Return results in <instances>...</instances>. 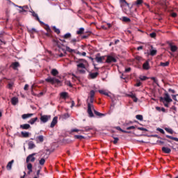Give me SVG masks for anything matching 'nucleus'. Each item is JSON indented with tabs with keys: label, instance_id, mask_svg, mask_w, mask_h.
Returning a JSON list of instances; mask_svg holds the SVG:
<instances>
[{
	"label": "nucleus",
	"instance_id": "1",
	"mask_svg": "<svg viewBox=\"0 0 178 178\" xmlns=\"http://www.w3.org/2000/svg\"><path fill=\"white\" fill-rule=\"evenodd\" d=\"M95 95V91L90 90V102L87 100L88 104V115L89 118H94V113H92V109L94 110V97Z\"/></svg>",
	"mask_w": 178,
	"mask_h": 178
},
{
	"label": "nucleus",
	"instance_id": "2",
	"mask_svg": "<svg viewBox=\"0 0 178 178\" xmlns=\"http://www.w3.org/2000/svg\"><path fill=\"white\" fill-rule=\"evenodd\" d=\"M76 63H77L76 67L79 73L81 74H86V70H87V69L86 68V64L84 63H87V60L85 59H79L76 61Z\"/></svg>",
	"mask_w": 178,
	"mask_h": 178
},
{
	"label": "nucleus",
	"instance_id": "3",
	"mask_svg": "<svg viewBox=\"0 0 178 178\" xmlns=\"http://www.w3.org/2000/svg\"><path fill=\"white\" fill-rule=\"evenodd\" d=\"M47 83H50V84H60V81L55 77L49 76L45 79Z\"/></svg>",
	"mask_w": 178,
	"mask_h": 178
},
{
	"label": "nucleus",
	"instance_id": "4",
	"mask_svg": "<svg viewBox=\"0 0 178 178\" xmlns=\"http://www.w3.org/2000/svg\"><path fill=\"white\" fill-rule=\"evenodd\" d=\"M160 101L161 102H163V101H165V102L169 104V103L172 102L173 100L172 99V98H170V96L169 95V93L165 92L164 94V97H160Z\"/></svg>",
	"mask_w": 178,
	"mask_h": 178
},
{
	"label": "nucleus",
	"instance_id": "5",
	"mask_svg": "<svg viewBox=\"0 0 178 178\" xmlns=\"http://www.w3.org/2000/svg\"><path fill=\"white\" fill-rule=\"evenodd\" d=\"M107 59L106 60V63H116L118 62V60L112 56H106Z\"/></svg>",
	"mask_w": 178,
	"mask_h": 178
},
{
	"label": "nucleus",
	"instance_id": "6",
	"mask_svg": "<svg viewBox=\"0 0 178 178\" xmlns=\"http://www.w3.org/2000/svg\"><path fill=\"white\" fill-rule=\"evenodd\" d=\"M35 155V153L29 154L27 157H26V163H29V162H34L35 161V157H34V156Z\"/></svg>",
	"mask_w": 178,
	"mask_h": 178
},
{
	"label": "nucleus",
	"instance_id": "7",
	"mask_svg": "<svg viewBox=\"0 0 178 178\" xmlns=\"http://www.w3.org/2000/svg\"><path fill=\"white\" fill-rule=\"evenodd\" d=\"M49 119H51V115H44L40 116L42 123H47Z\"/></svg>",
	"mask_w": 178,
	"mask_h": 178
},
{
	"label": "nucleus",
	"instance_id": "8",
	"mask_svg": "<svg viewBox=\"0 0 178 178\" xmlns=\"http://www.w3.org/2000/svg\"><path fill=\"white\" fill-rule=\"evenodd\" d=\"M57 123H58V117H54L50 124L51 129H54V127H55Z\"/></svg>",
	"mask_w": 178,
	"mask_h": 178
},
{
	"label": "nucleus",
	"instance_id": "9",
	"mask_svg": "<svg viewBox=\"0 0 178 178\" xmlns=\"http://www.w3.org/2000/svg\"><path fill=\"white\" fill-rule=\"evenodd\" d=\"M95 60L97 63H104V61H102V58H101V54L99 53L96 54Z\"/></svg>",
	"mask_w": 178,
	"mask_h": 178
},
{
	"label": "nucleus",
	"instance_id": "10",
	"mask_svg": "<svg viewBox=\"0 0 178 178\" xmlns=\"http://www.w3.org/2000/svg\"><path fill=\"white\" fill-rule=\"evenodd\" d=\"M158 51L155 49H154L153 46H151V49L149 50V54L150 56H155L156 55Z\"/></svg>",
	"mask_w": 178,
	"mask_h": 178
},
{
	"label": "nucleus",
	"instance_id": "11",
	"mask_svg": "<svg viewBox=\"0 0 178 178\" xmlns=\"http://www.w3.org/2000/svg\"><path fill=\"white\" fill-rule=\"evenodd\" d=\"M127 97L132 98V99H134V102H137L138 101V99L137 98V97H136V94L133 92H130L129 94H128Z\"/></svg>",
	"mask_w": 178,
	"mask_h": 178
},
{
	"label": "nucleus",
	"instance_id": "12",
	"mask_svg": "<svg viewBox=\"0 0 178 178\" xmlns=\"http://www.w3.org/2000/svg\"><path fill=\"white\" fill-rule=\"evenodd\" d=\"M10 67L14 70H17V67H20V64L19 62H14L11 64Z\"/></svg>",
	"mask_w": 178,
	"mask_h": 178
},
{
	"label": "nucleus",
	"instance_id": "13",
	"mask_svg": "<svg viewBox=\"0 0 178 178\" xmlns=\"http://www.w3.org/2000/svg\"><path fill=\"white\" fill-rule=\"evenodd\" d=\"M60 97L62 99H66V98H69V93L67 92H62L60 93Z\"/></svg>",
	"mask_w": 178,
	"mask_h": 178
},
{
	"label": "nucleus",
	"instance_id": "14",
	"mask_svg": "<svg viewBox=\"0 0 178 178\" xmlns=\"http://www.w3.org/2000/svg\"><path fill=\"white\" fill-rule=\"evenodd\" d=\"M98 74H99L98 72H90L89 77L92 79H97V77H98Z\"/></svg>",
	"mask_w": 178,
	"mask_h": 178
},
{
	"label": "nucleus",
	"instance_id": "15",
	"mask_svg": "<svg viewBox=\"0 0 178 178\" xmlns=\"http://www.w3.org/2000/svg\"><path fill=\"white\" fill-rule=\"evenodd\" d=\"M161 151H163V152H164V154H170V152H172V149L169 147H163L161 148Z\"/></svg>",
	"mask_w": 178,
	"mask_h": 178
},
{
	"label": "nucleus",
	"instance_id": "16",
	"mask_svg": "<svg viewBox=\"0 0 178 178\" xmlns=\"http://www.w3.org/2000/svg\"><path fill=\"white\" fill-rule=\"evenodd\" d=\"M35 140H36V143H44V136L40 135L36 137Z\"/></svg>",
	"mask_w": 178,
	"mask_h": 178
},
{
	"label": "nucleus",
	"instance_id": "17",
	"mask_svg": "<svg viewBox=\"0 0 178 178\" xmlns=\"http://www.w3.org/2000/svg\"><path fill=\"white\" fill-rule=\"evenodd\" d=\"M15 162V160H12L11 161H9L6 165L7 170H12V165H13Z\"/></svg>",
	"mask_w": 178,
	"mask_h": 178
},
{
	"label": "nucleus",
	"instance_id": "18",
	"mask_svg": "<svg viewBox=\"0 0 178 178\" xmlns=\"http://www.w3.org/2000/svg\"><path fill=\"white\" fill-rule=\"evenodd\" d=\"M20 129H22V130H29V129H30L31 126L29 124H21L19 126Z\"/></svg>",
	"mask_w": 178,
	"mask_h": 178
},
{
	"label": "nucleus",
	"instance_id": "19",
	"mask_svg": "<svg viewBox=\"0 0 178 178\" xmlns=\"http://www.w3.org/2000/svg\"><path fill=\"white\" fill-rule=\"evenodd\" d=\"M29 149H33V148H35V144H34V142L29 141L28 143Z\"/></svg>",
	"mask_w": 178,
	"mask_h": 178
},
{
	"label": "nucleus",
	"instance_id": "20",
	"mask_svg": "<svg viewBox=\"0 0 178 178\" xmlns=\"http://www.w3.org/2000/svg\"><path fill=\"white\" fill-rule=\"evenodd\" d=\"M143 67L144 70H149V63L148 61H146L145 63H143Z\"/></svg>",
	"mask_w": 178,
	"mask_h": 178
},
{
	"label": "nucleus",
	"instance_id": "21",
	"mask_svg": "<svg viewBox=\"0 0 178 178\" xmlns=\"http://www.w3.org/2000/svg\"><path fill=\"white\" fill-rule=\"evenodd\" d=\"M19 102V99L16 97H14L11 99V104L13 105H16Z\"/></svg>",
	"mask_w": 178,
	"mask_h": 178
},
{
	"label": "nucleus",
	"instance_id": "22",
	"mask_svg": "<svg viewBox=\"0 0 178 178\" xmlns=\"http://www.w3.org/2000/svg\"><path fill=\"white\" fill-rule=\"evenodd\" d=\"M170 48L172 52H176V51L178 49L177 46L173 45L172 44H170Z\"/></svg>",
	"mask_w": 178,
	"mask_h": 178
},
{
	"label": "nucleus",
	"instance_id": "23",
	"mask_svg": "<svg viewBox=\"0 0 178 178\" xmlns=\"http://www.w3.org/2000/svg\"><path fill=\"white\" fill-rule=\"evenodd\" d=\"M34 114L33 113H27V114H24L22 115V119L26 120L29 119V118H31V116H33Z\"/></svg>",
	"mask_w": 178,
	"mask_h": 178
},
{
	"label": "nucleus",
	"instance_id": "24",
	"mask_svg": "<svg viewBox=\"0 0 178 178\" xmlns=\"http://www.w3.org/2000/svg\"><path fill=\"white\" fill-rule=\"evenodd\" d=\"M115 129L116 130H119L120 131H122V133H126L127 134H130V133H131V131L123 130L122 128H120V127H116Z\"/></svg>",
	"mask_w": 178,
	"mask_h": 178
},
{
	"label": "nucleus",
	"instance_id": "25",
	"mask_svg": "<svg viewBox=\"0 0 178 178\" xmlns=\"http://www.w3.org/2000/svg\"><path fill=\"white\" fill-rule=\"evenodd\" d=\"M38 120V118L35 117V118H31L28 122V123H29L30 124H34V123H35Z\"/></svg>",
	"mask_w": 178,
	"mask_h": 178
},
{
	"label": "nucleus",
	"instance_id": "26",
	"mask_svg": "<svg viewBox=\"0 0 178 178\" xmlns=\"http://www.w3.org/2000/svg\"><path fill=\"white\" fill-rule=\"evenodd\" d=\"M92 111H93L95 115H96L97 116H99V117H101V116H105V114H104V113H101L95 110V108L92 109Z\"/></svg>",
	"mask_w": 178,
	"mask_h": 178
},
{
	"label": "nucleus",
	"instance_id": "27",
	"mask_svg": "<svg viewBox=\"0 0 178 178\" xmlns=\"http://www.w3.org/2000/svg\"><path fill=\"white\" fill-rule=\"evenodd\" d=\"M169 64H170L169 61H166L165 63L161 62L159 65L162 66L163 67H166L169 66Z\"/></svg>",
	"mask_w": 178,
	"mask_h": 178
},
{
	"label": "nucleus",
	"instance_id": "28",
	"mask_svg": "<svg viewBox=\"0 0 178 178\" xmlns=\"http://www.w3.org/2000/svg\"><path fill=\"white\" fill-rule=\"evenodd\" d=\"M21 134H22V137H24V138H27L29 137V136H30L29 132L22 131Z\"/></svg>",
	"mask_w": 178,
	"mask_h": 178
},
{
	"label": "nucleus",
	"instance_id": "29",
	"mask_svg": "<svg viewBox=\"0 0 178 178\" xmlns=\"http://www.w3.org/2000/svg\"><path fill=\"white\" fill-rule=\"evenodd\" d=\"M165 137L167 138H170V140H173L174 141H177L178 143V138L173 137L172 136L166 135Z\"/></svg>",
	"mask_w": 178,
	"mask_h": 178
},
{
	"label": "nucleus",
	"instance_id": "30",
	"mask_svg": "<svg viewBox=\"0 0 178 178\" xmlns=\"http://www.w3.org/2000/svg\"><path fill=\"white\" fill-rule=\"evenodd\" d=\"M98 92H99V94H102L103 95H106L107 97H109V93L104 90H99Z\"/></svg>",
	"mask_w": 178,
	"mask_h": 178
},
{
	"label": "nucleus",
	"instance_id": "31",
	"mask_svg": "<svg viewBox=\"0 0 178 178\" xmlns=\"http://www.w3.org/2000/svg\"><path fill=\"white\" fill-rule=\"evenodd\" d=\"M51 73L52 76H58V74H59V72H58L56 69L51 70Z\"/></svg>",
	"mask_w": 178,
	"mask_h": 178
},
{
	"label": "nucleus",
	"instance_id": "32",
	"mask_svg": "<svg viewBox=\"0 0 178 178\" xmlns=\"http://www.w3.org/2000/svg\"><path fill=\"white\" fill-rule=\"evenodd\" d=\"M31 13L32 14V16L33 17H35L36 20H40V17H38V14L35 13V12H34V11H31Z\"/></svg>",
	"mask_w": 178,
	"mask_h": 178
},
{
	"label": "nucleus",
	"instance_id": "33",
	"mask_svg": "<svg viewBox=\"0 0 178 178\" xmlns=\"http://www.w3.org/2000/svg\"><path fill=\"white\" fill-rule=\"evenodd\" d=\"M139 79L141 80V81H145V80H148V76L140 75Z\"/></svg>",
	"mask_w": 178,
	"mask_h": 178
},
{
	"label": "nucleus",
	"instance_id": "34",
	"mask_svg": "<svg viewBox=\"0 0 178 178\" xmlns=\"http://www.w3.org/2000/svg\"><path fill=\"white\" fill-rule=\"evenodd\" d=\"M165 131H167V133H169L170 134H173L174 131L173 129H172V128H165Z\"/></svg>",
	"mask_w": 178,
	"mask_h": 178
},
{
	"label": "nucleus",
	"instance_id": "35",
	"mask_svg": "<svg viewBox=\"0 0 178 178\" xmlns=\"http://www.w3.org/2000/svg\"><path fill=\"white\" fill-rule=\"evenodd\" d=\"M53 30H54V33H56V34H60V30L59 29L56 28V26H53Z\"/></svg>",
	"mask_w": 178,
	"mask_h": 178
},
{
	"label": "nucleus",
	"instance_id": "36",
	"mask_svg": "<svg viewBox=\"0 0 178 178\" xmlns=\"http://www.w3.org/2000/svg\"><path fill=\"white\" fill-rule=\"evenodd\" d=\"M29 33L31 34H33V33H37V29L32 28V29H28Z\"/></svg>",
	"mask_w": 178,
	"mask_h": 178
},
{
	"label": "nucleus",
	"instance_id": "37",
	"mask_svg": "<svg viewBox=\"0 0 178 178\" xmlns=\"http://www.w3.org/2000/svg\"><path fill=\"white\" fill-rule=\"evenodd\" d=\"M0 42L3 44H6V42L3 40V33H0Z\"/></svg>",
	"mask_w": 178,
	"mask_h": 178
},
{
	"label": "nucleus",
	"instance_id": "38",
	"mask_svg": "<svg viewBox=\"0 0 178 178\" xmlns=\"http://www.w3.org/2000/svg\"><path fill=\"white\" fill-rule=\"evenodd\" d=\"M151 80L153 81V83H154L155 84H156V86H159V83H158V80L156 79V78L152 76L150 78Z\"/></svg>",
	"mask_w": 178,
	"mask_h": 178
},
{
	"label": "nucleus",
	"instance_id": "39",
	"mask_svg": "<svg viewBox=\"0 0 178 178\" xmlns=\"http://www.w3.org/2000/svg\"><path fill=\"white\" fill-rule=\"evenodd\" d=\"M39 163L42 166H44V165L45 164V159L44 158L40 159V160L39 161Z\"/></svg>",
	"mask_w": 178,
	"mask_h": 178
},
{
	"label": "nucleus",
	"instance_id": "40",
	"mask_svg": "<svg viewBox=\"0 0 178 178\" xmlns=\"http://www.w3.org/2000/svg\"><path fill=\"white\" fill-rule=\"evenodd\" d=\"M70 37H72V33H67L63 35V38L65 39L70 38Z\"/></svg>",
	"mask_w": 178,
	"mask_h": 178
},
{
	"label": "nucleus",
	"instance_id": "41",
	"mask_svg": "<svg viewBox=\"0 0 178 178\" xmlns=\"http://www.w3.org/2000/svg\"><path fill=\"white\" fill-rule=\"evenodd\" d=\"M84 33V28H80L79 31H76V34H83Z\"/></svg>",
	"mask_w": 178,
	"mask_h": 178
},
{
	"label": "nucleus",
	"instance_id": "42",
	"mask_svg": "<svg viewBox=\"0 0 178 178\" xmlns=\"http://www.w3.org/2000/svg\"><path fill=\"white\" fill-rule=\"evenodd\" d=\"M122 21H123V22H131V20L130 19V18H129V17H122Z\"/></svg>",
	"mask_w": 178,
	"mask_h": 178
},
{
	"label": "nucleus",
	"instance_id": "43",
	"mask_svg": "<svg viewBox=\"0 0 178 178\" xmlns=\"http://www.w3.org/2000/svg\"><path fill=\"white\" fill-rule=\"evenodd\" d=\"M136 118L138 120L143 121V117L142 115H136Z\"/></svg>",
	"mask_w": 178,
	"mask_h": 178
},
{
	"label": "nucleus",
	"instance_id": "44",
	"mask_svg": "<svg viewBox=\"0 0 178 178\" xmlns=\"http://www.w3.org/2000/svg\"><path fill=\"white\" fill-rule=\"evenodd\" d=\"M76 54H77V55H80L82 56H86V55H87V53H86V51H83L82 53L80 51H78Z\"/></svg>",
	"mask_w": 178,
	"mask_h": 178
},
{
	"label": "nucleus",
	"instance_id": "45",
	"mask_svg": "<svg viewBox=\"0 0 178 178\" xmlns=\"http://www.w3.org/2000/svg\"><path fill=\"white\" fill-rule=\"evenodd\" d=\"M27 169L28 170H33V165L31 163H28L27 165Z\"/></svg>",
	"mask_w": 178,
	"mask_h": 178
},
{
	"label": "nucleus",
	"instance_id": "46",
	"mask_svg": "<svg viewBox=\"0 0 178 178\" xmlns=\"http://www.w3.org/2000/svg\"><path fill=\"white\" fill-rule=\"evenodd\" d=\"M84 130H85V131H90V130H92V127H85Z\"/></svg>",
	"mask_w": 178,
	"mask_h": 178
},
{
	"label": "nucleus",
	"instance_id": "47",
	"mask_svg": "<svg viewBox=\"0 0 178 178\" xmlns=\"http://www.w3.org/2000/svg\"><path fill=\"white\" fill-rule=\"evenodd\" d=\"M65 85L68 86V87H73V85H72V83L70 82V81H66Z\"/></svg>",
	"mask_w": 178,
	"mask_h": 178
},
{
	"label": "nucleus",
	"instance_id": "48",
	"mask_svg": "<svg viewBox=\"0 0 178 178\" xmlns=\"http://www.w3.org/2000/svg\"><path fill=\"white\" fill-rule=\"evenodd\" d=\"M70 118V115H69V113H65L64 115H63V119H67Z\"/></svg>",
	"mask_w": 178,
	"mask_h": 178
},
{
	"label": "nucleus",
	"instance_id": "49",
	"mask_svg": "<svg viewBox=\"0 0 178 178\" xmlns=\"http://www.w3.org/2000/svg\"><path fill=\"white\" fill-rule=\"evenodd\" d=\"M70 42L71 44H73V45H76V42H77V39L76 38L72 39Z\"/></svg>",
	"mask_w": 178,
	"mask_h": 178
},
{
	"label": "nucleus",
	"instance_id": "50",
	"mask_svg": "<svg viewBox=\"0 0 178 178\" xmlns=\"http://www.w3.org/2000/svg\"><path fill=\"white\" fill-rule=\"evenodd\" d=\"M75 138H77L78 140H81V138H84V136H81V135H76L74 136Z\"/></svg>",
	"mask_w": 178,
	"mask_h": 178
},
{
	"label": "nucleus",
	"instance_id": "51",
	"mask_svg": "<svg viewBox=\"0 0 178 178\" xmlns=\"http://www.w3.org/2000/svg\"><path fill=\"white\" fill-rule=\"evenodd\" d=\"M138 130H140L141 131H148V129L144 127H138Z\"/></svg>",
	"mask_w": 178,
	"mask_h": 178
},
{
	"label": "nucleus",
	"instance_id": "52",
	"mask_svg": "<svg viewBox=\"0 0 178 178\" xmlns=\"http://www.w3.org/2000/svg\"><path fill=\"white\" fill-rule=\"evenodd\" d=\"M141 3H143V0H137V1H136V5L137 6H138L139 5H141Z\"/></svg>",
	"mask_w": 178,
	"mask_h": 178
},
{
	"label": "nucleus",
	"instance_id": "53",
	"mask_svg": "<svg viewBox=\"0 0 178 178\" xmlns=\"http://www.w3.org/2000/svg\"><path fill=\"white\" fill-rule=\"evenodd\" d=\"M157 131H159L161 134H165V131L161 128H157Z\"/></svg>",
	"mask_w": 178,
	"mask_h": 178
},
{
	"label": "nucleus",
	"instance_id": "54",
	"mask_svg": "<svg viewBox=\"0 0 178 178\" xmlns=\"http://www.w3.org/2000/svg\"><path fill=\"white\" fill-rule=\"evenodd\" d=\"M149 35L151 38H155V37H156V33L153 32V33H151Z\"/></svg>",
	"mask_w": 178,
	"mask_h": 178
},
{
	"label": "nucleus",
	"instance_id": "55",
	"mask_svg": "<svg viewBox=\"0 0 178 178\" xmlns=\"http://www.w3.org/2000/svg\"><path fill=\"white\" fill-rule=\"evenodd\" d=\"M113 138H114L113 144H118V141H119V138L113 137Z\"/></svg>",
	"mask_w": 178,
	"mask_h": 178
},
{
	"label": "nucleus",
	"instance_id": "56",
	"mask_svg": "<svg viewBox=\"0 0 178 178\" xmlns=\"http://www.w3.org/2000/svg\"><path fill=\"white\" fill-rule=\"evenodd\" d=\"M47 27H46V30L47 31V33H51V28L49 27V25L46 24Z\"/></svg>",
	"mask_w": 178,
	"mask_h": 178
},
{
	"label": "nucleus",
	"instance_id": "57",
	"mask_svg": "<svg viewBox=\"0 0 178 178\" xmlns=\"http://www.w3.org/2000/svg\"><path fill=\"white\" fill-rule=\"evenodd\" d=\"M134 129H136V127H134V126H131V127H127V130H134Z\"/></svg>",
	"mask_w": 178,
	"mask_h": 178
},
{
	"label": "nucleus",
	"instance_id": "58",
	"mask_svg": "<svg viewBox=\"0 0 178 178\" xmlns=\"http://www.w3.org/2000/svg\"><path fill=\"white\" fill-rule=\"evenodd\" d=\"M13 87V83H8V88L10 89V90H12V88Z\"/></svg>",
	"mask_w": 178,
	"mask_h": 178
},
{
	"label": "nucleus",
	"instance_id": "59",
	"mask_svg": "<svg viewBox=\"0 0 178 178\" xmlns=\"http://www.w3.org/2000/svg\"><path fill=\"white\" fill-rule=\"evenodd\" d=\"M178 95H172V99H174V101H177V98L176 97H177Z\"/></svg>",
	"mask_w": 178,
	"mask_h": 178
},
{
	"label": "nucleus",
	"instance_id": "60",
	"mask_svg": "<svg viewBox=\"0 0 178 178\" xmlns=\"http://www.w3.org/2000/svg\"><path fill=\"white\" fill-rule=\"evenodd\" d=\"M67 51H68V52H74V49H71L70 47H67Z\"/></svg>",
	"mask_w": 178,
	"mask_h": 178
},
{
	"label": "nucleus",
	"instance_id": "61",
	"mask_svg": "<svg viewBox=\"0 0 178 178\" xmlns=\"http://www.w3.org/2000/svg\"><path fill=\"white\" fill-rule=\"evenodd\" d=\"M168 91L169 92H172V94H175L176 92V91L172 88H169Z\"/></svg>",
	"mask_w": 178,
	"mask_h": 178
},
{
	"label": "nucleus",
	"instance_id": "62",
	"mask_svg": "<svg viewBox=\"0 0 178 178\" xmlns=\"http://www.w3.org/2000/svg\"><path fill=\"white\" fill-rule=\"evenodd\" d=\"M131 67H128L125 69V73H129V72H131Z\"/></svg>",
	"mask_w": 178,
	"mask_h": 178
},
{
	"label": "nucleus",
	"instance_id": "63",
	"mask_svg": "<svg viewBox=\"0 0 178 178\" xmlns=\"http://www.w3.org/2000/svg\"><path fill=\"white\" fill-rule=\"evenodd\" d=\"M24 90L25 91H27V90H29V84H26V85L24 86Z\"/></svg>",
	"mask_w": 178,
	"mask_h": 178
},
{
	"label": "nucleus",
	"instance_id": "64",
	"mask_svg": "<svg viewBox=\"0 0 178 178\" xmlns=\"http://www.w3.org/2000/svg\"><path fill=\"white\" fill-rule=\"evenodd\" d=\"M141 86V82L138 81L136 83L135 87H140Z\"/></svg>",
	"mask_w": 178,
	"mask_h": 178
}]
</instances>
